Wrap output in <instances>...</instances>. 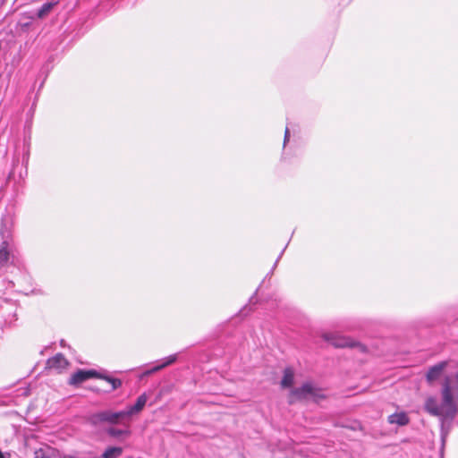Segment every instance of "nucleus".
I'll return each instance as SVG.
<instances>
[{"mask_svg":"<svg viewBox=\"0 0 458 458\" xmlns=\"http://www.w3.org/2000/svg\"><path fill=\"white\" fill-rule=\"evenodd\" d=\"M442 405H439L435 397H428L425 402V410L433 416L444 420H453L457 412V404L454 401L451 386L448 382L443 385Z\"/></svg>","mask_w":458,"mask_h":458,"instance_id":"obj_1","label":"nucleus"},{"mask_svg":"<svg viewBox=\"0 0 458 458\" xmlns=\"http://www.w3.org/2000/svg\"><path fill=\"white\" fill-rule=\"evenodd\" d=\"M326 398L322 389L312 382H305L300 387L291 390L288 397L290 404L297 401H313L318 403Z\"/></svg>","mask_w":458,"mask_h":458,"instance_id":"obj_2","label":"nucleus"},{"mask_svg":"<svg viewBox=\"0 0 458 458\" xmlns=\"http://www.w3.org/2000/svg\"><path fill=\"white\" fill-rule=\"evenodd\" d=\"M324 339L329 342L332 345L338 348L351 347L358 348L361 352H366V346L358 343L349 337H345L336 334H325Z\"/></svg>","mask_w":458,"mask_h":458,"instance_id":"obj_3","label":"nucleus"},{"mask_svg":"<svg viewBox=\"0 0 458 458\" xmlns=\"http://www.w3.org/2000/svg\"><path fill=\"white\" fill-rule=\"evenodd\" d=\"M126 417L123 411L114 412L111 411H103L96 414L91 415L90 421L93 424L100 422H109L116 424L120 419Z\"/></svg>","mask_w":458,"mask_h":458,"instance_id":"obj_4","label":"nucleus"},{"mask_svg":"<svg viewBox=\"0 0 458 458\" xmlns=\"http://www.w3.org/2000/svg\"><path fill=\"white\" fill-rule=\"evenodd\" d=\"M98 376H99V373L93 369H90V370L79 369L78 371H76L75 373H73L71 376V377L69 379V384L72 385V386H77V385H80V384L85 382L89 378L98 377Z\"/></svg>","mask_w":458,"mask_h":458,"instance_id":"obj_5","label":"nucleus"},{"mask_svg":"<svg viewBox=\"0 0 458 458\" xmlns=\"http://www.w3.org/2000/svg\"><path fill=\"white\" fill-rule=\"evenodd\" d=\"M12 257H13V245L5 239L0 243V267L7 266Z\"/></svg>","mask_w":458,"mask_h":458,"instance_id":"obj_6","label":"nucleus"},{"mask_svg":"<svg viewBox=\"0 0 458 458\" xmlns=\"http://www.w3.org/2000/svg\"><path fill=\"white\" fill-rule=\"evenodd\" d=\"M47 366L48 369L61 371L68 366V361L63 354L58 353L47 360Z\"/></svg>","mask_w":458,"mask_h":458,"instance_id":"obj_7","label":"nucleus"},{"mask_svg":"<svg viewBox=\"0 0 458 458\" xmlns=\"http://www.w3.org/2000/svg\"><path fill=\"white\" fill-rule=\"evenodd\" d=\"M148 401V396L146 394H140L138 398L136 403L130 406L127 410L123 411L126 417L131 416L132 414L139 413L141 411L146 405V403Z\"/></svg>","mask_w":458,"mask_h":458,"instance_id":"obj_8","label":"nucleus"},{"mask_svg":"<svg viewBox=\"0 0 458 458\" xmlns=\"http://www.w3.org/2000/svg\"><path fill=\"white\" fill-rule=\"evenodd\" d=\"M177 360V354H173V355H170L168 357H165L164 360H162L161 363L149 369H147L143 372V376H149L151 374H154L163 369H165V367L174 363Z\"/></svg>","mask_w":458,"mask_h":458,"instance_id":"obj_9","label":"nucleus"},{"mask_svg":"<svg viewBox=\"0 0 458 458\" xmlns=\"http://www.w3.org/2000/svg\"><path fill=\"white\" fill-rule=\"evenodd\" d=\"M446 365V361H442L429 368L426 375L427 380L428 382H432L437 379L442 374L443 370L445 369Z\"/></svg>","mask_w":458,"mask_h":458,"instance_id":"obj_10","label":"nucleus"},{"mask_svg":"<svg viewBox=\"0 0 458 458\" xmlns=\"http://www.w3.org/2000/svg\"><path fill=\"white\" fill-rule=\"evenodd\" d=\"M293 382H294V372L292 368H286L284 370V376H283L280 385L283 388H288L293 385Z\"/></svg>","mask_w":458,"mask_h":458,"instance_id":"obj_11","label":"nucleus"},{"mask_svg":"<svg viewBox=\"0 0 458 458\" xmlns=\"http://www.w3.org/2000/svg\"><path fill=\"white\" fill-rule=\"evenodd\" d=\"M388 422L391 424L404 426L409 423V418L404 412L394 413L388 417Z\"/></svg>","mask_w":458,"mask_h":458,"instance_id":"obj_12","label":"nucleus"},{"mask_svg":"<svg viewBox=\"0 0 458 458\" xmlns=\"http://www.w3.org/2000/svg\"><path fill=\"white\" fill-rule=\"evenodd\" d=\"M446 382H448L451 386L454 401L456 403V401H458V373L452 377H447L444 384Z\"/></svg>","mask_w":458,"mask_h":458,"instance_id":"obj_13","label":"nucleus"},{"mask_svg":"<svg viewBox=\"0 0 458 458\" xmlns=\"http://www.w3.org/2000/svg\"><path fill=\"white\" fill-rule=\"evenodd\" d=\"M123 454L121 447H108L102 454L103 458H118Z\"/></svg>","mask_w":458,"mask_h":458,"instance_id":"obj_14","label":"nucleus"},{"mask_svg":"<svg viewBox=\"0 0 458 458\" xmlns=\"http://www.w3.org/2000/svg\"><path fill=\"white\" fill-rule=\"evenodd\" d=\"M98 378L104 379V380L107 381L108 383H110L112 390H115L122 386V381L120 379L112 377L107 375L99 373V376Z\"/></svg>","mask_w":458,"mask_h":458,"instance_id":"obj_15","label":"nucleus"},{"mask_svg":"<svg viewBox=\"0 0 458 458\" xmlns=\"http://www.w3.org/2000/svg\"><path fill=\"white\" fill-rule=\"evenodd\" d=\"M55 4L54 3H46L44 4L38 11L37 16L40 19L46 17L50 11L53 9Z\"/></svg>","mask_w":458,"mask_h":458,"instance_id":"obj_16","label":"nucleus"},{"mask_svg":"<svg viewBox=\"0 0 458 458\" xmlns=\"http://www.w3.org/2000/svg\"><path fill=\"white\" fill-rule=\"evenodd\" d=\"M107 433L108 435L112 436V437H120L122 435H129L130 434V431L129 430H124V429H118V428H110L107 429Z\"/></svg>","mask_w":458,"mask_h":458,"instance_id":"obj_17","label":"nucleus"},{"mask_svg":"<svg viewBox=\"0 0 458 458\" xmlns=\"http://www.w3.org/2000/svg\"><path fill=\"white\" fill-rule=\"evenodd\" d=\"M289 136H290V131H289L288 127H286L285 132H284V145H285L286 141L289 140Z\"/></svg>","mask_w":458,"mask_h":458,"instance_id":"obj_18","label":"nucleus"},{"mask_svg":"<svg viewBox=\"0 0 458 458\" xmlns=\"http://www.w3.org/2000/svg\"><path fill=\"white\" fill-rule=\"evenodd\" d=\"M22 394L27 395V394H28L27 390L23 389V390H22Z\"/></svg>","mask_w":458,"mask_h":458,"instance_id":"obj_19","label":"nucleus"},{"mask_svg":"<svg viewBox=\"0 0 458 458\" xmlns=\"http://www.w3.org/2000/svg\"><path fill=\"white\" fill-rule=\"evenodd\" d=\"M0 458H4L3 453L0 451Z\"/></svg>","mask_w":458,"mask_h":458,"instance_id":"obj_20","label":"nucleus"}]
</instances>
